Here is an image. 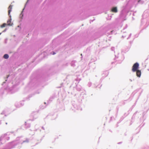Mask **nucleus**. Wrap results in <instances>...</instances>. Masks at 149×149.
I'll use <instances>...</instances> for the list:
<instances>
[{"label": "nucleus", "mask_w": 149, "mask_h": 149, "mask_svg": "<svg viewBox=\"0 0 149 149\" xmlns=\"http://www.w3.org/2000/svg\"><path fill=\"white\" fill-rule=\"evenodd\" d=\"M139 67V64L137 63H134L133 65L132 70L133 72H136V71L138 70V69Z\"/></svg>", "instance_id": "nucleus-1"}, {"label": "nucleus", "mask_w": 149, "mask_h": 149, "mask_svg": "<svg viewBox=\"0 0 149 149\" xmlns=\"http://www.w3.org/2000/svg\"><path fill=\"white\" fill-rule=\"evenodd\" d=\"M12 6L11 5H10L9 7L8 8L9 9L8 10V15L10 17H11V16L10 15V13L11 11Z\"/></svg>", "instance_id": "nucleus-2"}, {"label": "nucleus", "mask_w": 149, "mask_h": 149, "mask_svg": "<svg viewBox=\"0 0 149 149\" xmlns=\"http://www.w3.org/2000/svg\"><path fill=\"white\" fill-rule=\"evenodd\" d=\"M136 75L139 77H140L141 75V72L140 70H138L136 71Z\"/></svg>", "instance_id": "nucleus-3"}, {"label": "nucleus", "mask_w": 149, "mask_h": 149, "mask_svg": "<svg viewBox=\"0 0 149 149\" xmlns=\"http://www.w3.org/2000/svg\"><path fill=\"white\" fill-rule=\"evenodd\" d=\"M111 11L114 13H117V10L116 7L113 8L111 10Z\"/></svg>", "instance_id": "nucleus-4"}, {"label": "nucleus", "mask_w": 149, "mask_h": 149, "mask_svg": "<svg viewBox=\"0 0 149 149\" xmlns=\"http://www.w3.org/2000/svg\"><path fill=\"white\" fill-rule=\"evenodd\" d=\"M8 25L9 26H12V23H11V19H10L7 22Z\"/></svg>", "instance_id": "nucleus-5"}, {"label": "nucleus", "mask_w": 149, "mask_h": 149, "mask_svg": "<svg viewBox=\"0 0 149 149\" xmlns=\"http://www.w3.org/2000/svg\"><path fill=\"white\" fill-rule=\"evenodd\" d=\"M3 57L5 59H7L9 57V56L7 54H5L3 56Z\"/></svg>", "instance_id": "nucleus-6"}, {"label": "nucleus", "mask_w": 149, "mask_h": 149, "mask_svg": "<svg viewBox=\"0 0 149 149\" xmlns=\"http://www.w3.org/2000/svg\"><path fill=\"white\" fill-rule=\"evenodd\" d=\"M6 25H7V24H6L4 23L2 25H1L0 26H1V28H3L4 27H5L6 26Z\"/></svg>", "instance_id": "nucleus-7"}, {"label": "nucleus", "mask_w": 149, "mask_h": 149, "mask_svg": "<svg viewBox=\"0 0 149 149\" xmlns=\"http://www.w3.org/2000/svg\"><path fill=\"white\" fill-rule=\"evenodd\" d=\"M55 54V53H54V52H53V55H54V54Z\"/></svg>", "instance_id": "nucleus-8"}, {"label": "nucleus", "mask_w": 149, "mask_h": 149, "mask_svg": "<svg viewBox=\"0 0 149 149\" xmlns=\"http://www.w3.org/2000/svg\"><path fill=\"white\" fill-rule=\"evenodd\" d=\"M1 34V33H0V35Z\"/></svg>", "instance_id": "nucleus-9"}]
</instances>
